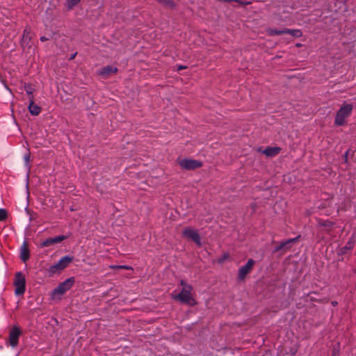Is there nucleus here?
I'll return each mask as SVG.
<instances>
[{
	"label": "nucleus",
	"instance_id": "obj_1",
	"mask_svg": "<svg viewBox=\"0 0 356 356\" xmlns=\"http://www.w3.org/2000/svg\"><path fill=\"white\" fill-rule=\"evenodd\" d=\"M193 287L191 285L184 286L179 293L176 295L174 298L175 300H179L181 303L195 306L197 305V301L192 296L191 291Z\"/></svg>",
	"mask_w": 356,
	"mask_h": 356
},
{
	"label": "nucleus",
	"instance_id": "obj_2",
	"mask_svg": "<svg viewBox=\"0 0 356 356\" xmlns=\"http://www.w3.org/2000/svg\"><path fill=\"white\" fill-rule=\"evenodd\" d=\"M353 106L351 104L343 103L339 110L337 112L334 124L336 126H343L346 124V118L352 114Z\"/></svg>",
	"mask_w": 356,
	"mask_h": 356
},
{
	"label": "nucleus",
	"instance_id": "obj_3",
	"mask_svg": "<svg viewBox=\"0 0 356 356\" xmlns=\"http://www.w3.org/2000/svg\"><path fill=\"white\" fill-rule=\"evenodd\" d=\"M74 260V257L66 255L62 257L56 264L51 265L48 268V273L50 275L60 273L66 268Z\"/></svg>",
	"mask_w": 356,
	"mask_h": 356
},
{
	"label": "nucleus",
	"instance_id": "obj_4",
	"mask_svg": "<svg viewBox=\"0 0 356 356\" xmlns=\"http://www.w3.org/2000/svg\"><path fill=\"white\" fill-rule=\"evenodd\" d=\"M75 283V277H70L65 280L64 282H60L51 292V296L56 298L57 296H60L64 295L67 291L71 289Z\"/></svg>",
	"mask_w": 356,
	"mask_h": 356
},
{
	"label": "nucleus",
	"instance_id": "obj_5",
	"mask_svg": "<svg viewBox=\"0 0 356 356\" xmlns=\"http://www.w3.org/2000/svg\"><path fill=\"white\" fill-rule=\"evenodd\" d=\"M14 285L15 286V293L17 296L23 295L26 291V279L22 272L15 273Z\"/></svg>",
	"mask_w": 356,
	"mask_h": 356
},
{
	"label": "nucleus",
	"instance_id": "obj_6",
	"mask_svg": "<svg viewBox=\"0 0 356 356\" xmlns=\"http://www.w3.org/2000/svg\"><path fill=\"white\" fill-rule=\"evenodd\" d=\"M300 237L301 235L299 234L295 238L281 241L280 244L275 246V249L273 251V253H276L278 252H281L282 254L286 253L288 250H289L291 248L293 243L299 241Z\"/></svg>",
	"mask_w": 356,
	"mask_h": 356
},
{
	"label": "nucleus",
	"instance_id": "obj_7",
	"mask_svg": "<svg viewBox=\"0 0 356 356\" xmlns=\"http://www.w3.org/2000/svg\"><path fill=\"white\" fill-rule=\"evenodd\" d=\"M178 163L182 169L186 170H194L202 166L200 161L186 158L179 161Z\"/></svg>",
	"mask_w": 356,
	"mask_h": 356
},
{
	"label": "nucleus",
	"instance_id": "obj_8",
	"mask_svg": "<svg viewBox=\"0 0 356 356\" xmlns=\"http://www.w3.org/2000/svg\"><path fill=\"white\" fill-rule=\"evenodd\" d=\"M255 261L253 259H249L244 266L239 268L237 276L238 281L241 282L245 280L247 275L252 270Z\"/></svg>",
	"mask_w": 356,
	"mask_h": 356
},
{
	"label": "nucleus",
	"instance_id": "obj_9",
	"mask_svg": "<svg viewBox=\"0 0 356 356\" xmlns=\"http://www.w3.org/2000/svg\"><path fill=\"white\" fill-rule=\"evenodd\" d=\"M184 237L191 239L199 247L202 246L201 237L196 229H193L191 227H186L182 232Z\"/></svg>",
	"mask_w": 356,
	"mask_h": 356
},
{
	"label": "nucleus",
	"instance_id": "obj_10",
	"mask_svg": "<svg viewBox=\"0 0 356 356\" xmlns=\"http://www.w3.org/2000/svg\"><path fill=\"white\" fill-rule=\"evenodd\" d=\"M22 334L20 328L14 326L9 332L8 343L12 347H16L19 343V338Z\"/></svg>",
	"mask_w": 356,
	"mask_h": 356
},
{
	"label": "nucleus",
	"instance_id": "obj_11",
	"mask_svg": "<svg viewBox=\"0 0 356 356\" xmlns=\"http://www.w3.org/2000/svg\"><path fill=\"white\" fill-rule=\"evenodd\" d=\"M118 72V69L113 65H106L97 72V74L104 79L109 78L112 74Z\"/></svg>",
	"mask_w": 356,
	"mask_h": 356
},
{
	"label": "nucleus",
	"instance_id": "obj_12",
	"mask_svg": "<svg viewBox=\"0 0 356 356\" xmlns=\"http://www.w3.org/2000/svg\"><path fill=\"white\" fill-rule=\"evenodd\" d=\"M355 243V238L354 235H352L346 245L340 248L337 250V253L338 256H343L348 253V251L352 250Z\"/></svg>",
	"mask_w": 356,
	"mask_h": 356
},
{
	"label": "nucleus",
	"instance_id": "obj_13",
	"mask_svg": "<svg viewBox=\"0 0 356 356\" xmlns=\"http://www.w3.org/2000/svg\"><path fill=\"white\" fill-rule=\"evenodd\" d=\"M66 238H67V236H65V235H60V236H55L54 238H47L46 240L43 241L40 243V247H42V248L49 247L55 243H60L63 241L65 240Z\"/></svg>",
	"mask_w": 356,
	"mask_h": 356
},
{
	"label": "nucleus",
	"instance_id": "obj_14",
	"mask_svg": "<svg viewBox=\"0 0 356 356\" xmlns=\"http://www.w3.org/2000/svg\"><path fill=\"white\" fill-rule=\"evenodd\" d=\"M317 226L325 227V231L327 233H330L332 228L334 226L335 222L330 220H323L322 218H316Z\"/></svg>",
	"mask_w": 356,
	"mask_h": 356
},
{
	"label": "nucleus",
	"instance_id": "obj_15",
	"mask_svg": "<svg viewBox=\"0 0 356 356\" xmlns=\"http://www.w3.org/2000/svg\"><path fill=\"white\" fill-rule=\"evenodd\" d=\"M32 39L31 36V28L26 26L24 30L23 35L21 40V46L22 48H24L25 46H27L30 41Z\"/></svg>",
	"mask_w": 356,
	"mask_h": 356
},
{
	"label": "nucleus",
	"instance_id": "obj_16",
	"mask_svg": "<svg viewBox=\"0 0 356 356\" xmlns=\"http://www.w3.org/2000/svg\"><path fill=\"white\" fill-rule=\"evenodd\" d=\"M30 258V250L27 241H24L20 248V259L23 262H26Z\"/></svg>",
	"mask_w": 356,
	"mask_h": 356
},
{
	"label": "nucleus",
	"instance_id": "obj_17",
	"mask_svg": "<svg viewBox=\"0 0 356 356\" xmlns=\"http://www.w3.org/2000/svg\"><path fill=\"white\" fill-rule=\"evenodd\" d=\"M281 149L279 147H268L263 151V153L267 156L273 157L277 155Z\"/></svg>",
	"mask_w": 356,
	"mask_h": 356
},
{
	"label": "nucleus",
	"instance_id": "obj_18",
	"mask_svg": "<svg viewBox=\"0 0 356 356\" xmlns=\"http://www.w3.org/2000/svg\"><path fill=\"white\" fill-rule=\"evenodd\" d=\"M28 109L32 115L35 116L38 115L42 111L41 107L34 103V100L29 102Z\"/></svg>",
	"mask_w": 356,
	"mask_h": 356
},
{
	"label": "nucleus",
	"instance_id": "obj_19",
	"mask_svg": "<svg viewBox=\"0 0 356 356\" xmlns=\"http://www.w3.org/2000/svg\"><path fill=\"white\" fill-rule=\"evenodd\" d=\"M162 6L170 9L175 10L177 8V3L173 0H156Z\"/></svg>",
	"mask_w": 356,
	"mask_h": 356
},
{
	"label": "nucleus",
	"instance_id": "obj_20",
	"mask_svg": "<svg viewBox=\"0 0 356 356\" xmlns=\"http://www.w3.org/2000/svg\"><path fill=\"white\" fill-rule=\"evenodd\" d=\"M266 33L269 36L274 35H282L285 34V28L281 30H278L277 29L268 28L266 31Z\"/></svg>",
	"mask_w": 356,
	"mask_h": 356
},
{
	"label": "nucleus",
	"instance_id": "obj_21",
	"mask_svg": "<svg viewBox=\"0 0 356 356\" xmlns=\"http://www.w3.org/2000/svg\"><path fill=\"white\" fill-rule=\"evenodd\" d=\"M24 88L25 91L26 92L29 102H31V100H34V96H33L34 88H33L32 85L30 83H25L24 85Z\"/></svg>",
	"mask_w": 356,
	"mask_h": 356
},
{
	"label": "nucleus",
	"instance_id": "obj_22",
	"mask_svg": "<svg viewBox=\"0 0 356 356\" xmlns=\"http://www.w3.org/2000/svg\"><path fill=\"white\" fill-rule=\"evenodd\" d=\"M290 34L293 38H300L302 35V32L300 29H289L285 28V34Z\"/></svg>",
	"mask_w": 356,
	"mask_h": 356
},
{
	"label": "nucleus",
	"instance_id": "obj_23",
	"mask_svg": "<svg viewBox=\"0 0 356 356\" xmlns=\"http://www.w3.org/2000/svg\"><path fill=\"white\" fill-rule=\"evenodd\" d=\"M8 218V212L4 209H0V221H5Z\"/></svg>",
	"mask_w": 356,
	"mask_h": 356
},
{
	"label": "nucleus",
	"instance_id": "obj_24",
	"mask_svg": "<svg viewBox=\"0 0 356 356\" xmlns=\"http://www.w3.org/2000/svg\"><path fill=\"white\" fill-rule=\"evenodd\" d=\"M111 268H113V269L133 270V268L131 266H126V265L112 266Z\"/></svg>",
	"mask_w": 356,
	"mask_h": 356
},
{
	"label": "nucleus",
	"instance_id": "obj_25",
	"mask_svg": "<svg viewBox=\"0 0 356 356\" xmlns=\"http://www.w3.org/2000/svg\"><path fill=\"white\" fill-rule=\"evenodd\" d=\"M30 152H29L26 154L24 156V161L26 163V165H29V161H30Z\"/></svg>",
	"mask_w": 356,
	"mask_h": 356
},
{
	"label": "nucleus",
	"instance_id": "obj_26",
	"mask_svg": "<svg viewBox=\"0 0 356 356\" xmlns=\"http://www.w3.org/2000/svg\"><path fill=\"white\" fill-rule=\"evenodd\" d=\"M81 1V0H70V1H69V3H70L71 6H75V5L78 4V3H79V1Z\"/></svg>",
	"mask_w": 356,
	"mask_h": 356
},
{
	"label": "nucleus",
	"instance_id": "obj_27",
	"mask_svg": "<svg viewBox=\"0 0 356 356\" xmlns=\"http://www.w3.org/2000/svg\"><path fill=\"white\" fill-rule=\"evenodd\" d=\"M236 3H238L241 6H247L250 4V1H243L242 0H239V1H236Z\"/></svg>",
	"mask_w": 356,
	"mask_h": 356
},
{
	"label": "nucleus",
	"instance_id": "obj_28",
	"mask_svg": "<svg viewBox=\"0 0 356 356\" xmlns=\"http://www.w3.org/2000/svg\"><path fill=\"white\" fill-rule=\"evenodd\" d=\"M312 294H316V292H314V291H312V292H310V293L308 294V296H310V300H311V301H317V300L315 298V297H312V296H311V295H312Z\"/></svg>",
	"mask_w": 356,
	"mask_h": 356
},
{
	"label": "nucleus",
	"instance_id": "obj_29",
	"mask_svg": "<svg viewBox=\"0 0 356 356\" xmlns=\"http://www.w3.org/2000/svg\"><path fill=\"white\" fill-rule=\"evenodd\" d=\"M228 257H229V255H228V254H225L223 255V257H222V258L219 259L218 262H219V263H222V262H223V261H224V260H225V259H226Z\"/></svg>",
	"mask_w": 356,
	"mask_h": 356
},
{
	"label": "nucleus",
	"instance_id": "obj_30",
	"mask_svg": "<svg viewBox=\"0 0 356 356\" xmlns=\"http://www.w3.org/2000/svg\"><path fill=\"white\" fill-rule=\"evenodd\" d=\"M332 356H339V351L337 350L336 349H333Z\"/></svg>",
	"mask_w": 356,
	"mask_h": 356
},
{
	"label": "nucleus",
	"instance_id": "obj_31",
	"mask_svg": "<svg viewBox=\"0 0 356 356\" xmlns=\"http://www.w3.org/2000/svg\"><path fill=\"white\" fill-rule=\"evenodd\" d=\"M349 151H346L343 155L344 161L345 162H347L348 161V156Z\"/></svg>",
	"mask_w": 356,
	"mask_h": 356
},
{
	"label": "nucleus",
	"instance_id": "obj_32",
	"mask_svg": "<svg viewBox=\"0 0 356 356\" xmlns=\"http://www.w3.org/2000/svg\"><path fill=\"white\" fill-rule=\"evenodd\" d=\"M76 55H77V52H75L74 54H72L70 56V57L69 60H72L74 59Z\"/></svg>",
	"mask_w": 356,
	"mask_h": 356
},
{
	"label": "nucleus",
	"instance_id": "obj_33",
	"mask_svg": "<svg viewBox=\"0 0 356 356\" xmlns=\"http://www.w3.org/2000/svg\"><path fill=\"white\" fill-rule=\"evenodd\" d=\"M186 68H187V67L185 65H179L177 67V71H179V70H181L184 69H186Z\"/></svg>",
	"mask_w": 356,
	"mask_h": 356
},
{
	"label": "nucleus",
	"instance_id": "obj_34",
	"mask_svg": "<svg viewBox=\"0 0 356 356\" xmlns=\"http://www.w3.org/2000/svg\"><path fill=\"white\" fill-rule=\"evenodd\" d=\"M40 40L41 42H45V41L48 40L49 39L47 38H46L45 36H41Z\"/></svg>",
	"mask_w": 356,
	"mask_h": 356
},
{
	"label": "nucleus",
	"instance_id": "obj_35",
	"mask_svg": "<svg viewBox=\"0 0 356 356\" xmlns=\"http://www.w3.org/2000/svg\"><path fill=\"white\" fill-rule=\"evenodd\" d=\"M180 284H181V286H183V287L188 285V284H186V282H185V281H184V280H181L180 281Z\"/></svg>",
	"mask_w": 356,
	"mask_h": 356
},
{
	"label": "nucleus",
	"instance_id": "obj_36",
	"mask_svg": "<svg viewBox=\"0 0 356 356\" xmlns=\"http://www.w3.org/2000/svg\"><path fill=\"white\" fill-rule=\"evenodd\" d=\"M332 305L336 306L338 303L336 301L332 302Z\"/></svg>",
	"mask_w": 356,
	"mask_h": 356
},
{
	"label": "nucleus",
	"instance_id": "obj_37",
	"mask_svg": "<svg viewBox=\"0 0 356 356\" xmlns=\"http://www.w3.org/2000/svg\"><path fill=\"white\" fill-rule=\"evenodd\" d=\"M301 46H302V44H296V47H301Z\"/></svg>",
	"mask_w": 356,
	"mask_h": 356
},
{
	"label": "nucleus",
	"instance_id": "obj_38",
	"mask_svg": "<svg viewBox=\"0 0 356 356\" xmlns=\"http://www.w3.org/2000/svg\"><path fill=\"white\" fill-rule=\"evenodd\" d=\"M339 261H343V258L341 257V259H339Z\"/></svg>",
	"mask_w": 356,
	"mask_h": 356
},
{
	"label": "nucleus",
	"instance_id": "obj_39",
	"mask_svg": "<svg viewBox=\"0 0 356 356\" xmlns=\"http://www.w3.org/2000/svg\"><path fill=\"white\" fill-rule=\"evenodd\" d=\"M355 106H356V104H355Z\"/></svg>",
	"mask_w": 356,
	"mask_h": 356
}]
</instances>
